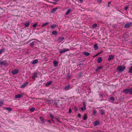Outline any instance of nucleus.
<instances>
[{"label":"nucleus","mask_w":132,"mask_h":132,"mask_svg":"<svg viewBox=\"0 0 132 132\" xmlns=\"http://www.w3.org/2000/svg\"><path fill=\"white\" fill-rule=\"evenodd\" d=\"M126 68V67L124 66L119 65L117 68V70L119 72L123 71Z\"/></svg>","instance_id":"obj_1"},{"label":"nucleus","mask_w":132,"mask_h":132,"mask_svg":"<svg viewBox=\"0 0 132 132\" xmlns=\"http://www.w3.org/2000/svg\"><path fill=\"white\" fill-rule=\"evenodd\" d=\"M70 50L69 49L67 48H64L63 49H61L59 51L60 53H62L64 52L67 51H69Z\"/></svg>","instance_id":"obj_2"},{"label":"nucleus","mask_w":132,"mask_h":132,"mask_svg":"<svg viewBox=\"0 0 132 132\" xmlns=\"http://www.w3.org/2000/svg\"><path fill=\"white\" fill-rule=\"evenodd\" d=\"M132 24V22H130L126 23L124 26V27L125 28H127L130 27Z\"/></svg>","instance_id":"obj_3"},{"label":"nucleus","mask_w":132,"mask_h":132,"mask_svg":"<svg viewBox=\"0 0 132 132\" xmlns=\"http://www.w3.org/2000/svg\"><path fill=\"white\" fill-rule=\"evenodd\" d=\"M19 70L17 69H15L11 71L12 73L14 75L17 74Z\"/></svg>","instance_id":"obj_4"},{"label":"nucleus","mask_w":132,"mask_h":132,"mask_svg":"<svg viewBox=\"0 0 132 132\" xmlns=\"http://www.w3.org/2000/svg\"><path fill=\"white\" fill-rule=\"evenodd\" d=\"M23 95L24 94H22L16 95H15V98H19L22 97Z\"/></svg>","instance_id":"obj_5"},{"label":"nucleus","mask_w":132,"mask_h":132,"mask_svg":"<svg viewBox=\"0 0 132 132\" xmlns=\"http://www.w3.org/2000/svg\"><path fill=\"white\" fill-rule=\"evenodd\" d=\"M114 55H110L108 59V60L109 61H110L111 60H112L114 58Z\"/></svg>","instance_id":"obj_6"},{"label":"nucleus","mask_w":132,"mask_h":132,"mask_svg":"<svg viewBox=\"0 0 132 132\" xmlns=\"http://www.w3.org/2000/svg\"><path fill=\"white\" fill-rule=\"evenodd\" d=\"M123 92L126 94H127L129 93V89H126L123 90Z\"/></svg>","instance_id":"obj_7"},{"label":"nucleus","mask_w":132,"mask_h":132,"mask_svg":"<svg viewBox=\"0 0 132 132\" xmlns=\"http://www.w3.org/2000/svg\"><path fill=\"white\" fill-rule=\"evenodd\" d=\"M57 26V25L56 24H52L51 26V28L54 29Z\"/></svg>","instance_id":"obj_8"},{"label":"nucleus","mask_w":132,"mask_h":132,"mask_svg":"<svg viewBox=\"0 0 132 132\" xmlns=\"http://www.w3.org/2000/svg\"><path fill=\"white\" fill-rule=\"evenodd\" d=\"M53 63L55 67H56L57 66L58 62L54 60L53 61Z\"/></svg>","instance_id":"obj_9"},{"label":"nucleus","mask_w":132,"mask_h":132,"mask_svg":"<svg viewBox=\"0 0 132 132\" xmlns=\"http://www.w3.org/2000/svg\"><path fill=\"white\" fill-rule=\"evenodd\" d=\"M102 60L101 57H98L97 60V62L98 63H100L102 61Z\"/></svg>","instance_id":"obj_10"},{"label":"nucleus","mask_w":132,"mask_h":132,"mask_svg":"<svg viewBox=\"0 0 132 132\" xmlns=\"http://www.w3.org/2000/svg\"><path fill=\"white\" fill-rule=\"evenodd\" d=\"M64 37H60L59 38L58 40L59 42L60 43L64 39Z\"/></svg>","instance_id":"obj_11"},{"label":"nucleus","mask_w":132,"mask_h":132,"mask_svg":"<svg viewBox=\"0 0 132 132\" xmlns=\"http://www.w3.org/2000/svg\"><path fill=\"white\" fill-rule=\"evenodd\" d=\"M6 64V61H4L0 62V64L2 65H5Z\"/></svg>","instance_id":"obj_12"},{"label":"nucleus","mask_w":132,"mask_h":132,"mask_svg":"<svg viewBox=\"0 0 132 132\" xmlns=\"http://www.w3.org/2000/svg\"><path fill=\"white\" fill-rule=\"evenodd\" d=\"M37 73L36 72H35L34 73L32 77L33 79H34L35 78L37 77Z\"/></svg>","instance_id":"obj_13"},{"label":"nucleus","mask_w":132,"mask_h":132,"mask_svg":"<svg viewBox=\"0 0 132 132\" xmlns=\"http://www.w3.org/2000/svg\"><path fill=\"white\" fill-rule=\"evenodd\" d=\"M70 87V86L69 85H68L65 86L64 88L65 90H68L69 89Z\"/></svg>","instance_id":"obj_14"},{"label":"nucleus","mask_w":132,"mask_h":132,"mask_svg":"<svg viewBox=\"0 0 132 132\" xmlns=\"http://www.w3.org/2000/svg\"><path fill=\"white\" fill-rule=\"evenodd\" d=\"M40 119L41 120V121L42 122V123H45V121H44V119L43 117H40Z\"/></svg>","instance_id":"obj_15"},{"label":"nucleus","mask_w":132,"mask_h":132,"mask_svg":"<svg viewBox=\"0 0 132 132\" xmlns=\"http://www.w3.org/2000/svg\"><path fill=\"white\" fill-rule=\"evenodd\" d=\"M38 61V60L37 59L34 60L32 62V64H34L37 63Z\"/></svg>","instance_id":"obj_16"},{"label":"nucleus","mask_w":132,"mask_h":132,"mask_svg":"<svg viewBox=\"0 0 132 132\" xmlns=\"http://www.w3.org/2000/svg\"><path fill=\"white\" fill-rule=\"evenodd\" d=\"M71 9H68L67 11L66 12V13H65V15L68 14H69L70 13V12L71 11Z\"/></svg>","instance_id":"obj_17"},{"label":"nucleus","mask_w":132,"mask_h":132,"mask_svg":"<svg viewBox=\"0 0 132 132\" xmlns=\"http://www.w3.org/2000/svg\"><path fill=\"white\" fill-rule=\"evenodd\" d=\"M103 68V67L101 66H100L98 67L95 70L96 72L97 71Z\"/></svg>","instance_id":"obj_18"},{"label":"nucleus","mask_w":132,"mask_h":132,"mask_svg":"<svg viewBox=\"0 0 132 132\" xmlns=\"http://www.w3.org/2000/svg\"><path fill=\"white\" fill-rule=\"evenodd\" d=\"M99 123L97 121H95L94 123V125L95 126H96L99 125Z\"/></svg>","instance_id":"obj_19"},{"label":"nucleus","mask_w":132,"mask_h":132,"mask_svg":"<svg viewBox=\"0 0 132 132\" xmlns=\"http://www.w3.org/2000/svg\"><path fill=\"white\" fill-rule=\"evenodd\" d=\"M52 81H49L46 84V86H49L51 84Z\"/></svg>","instance_id":"obj_20"},{"label":"nucleus","mask_w":132,"mask_h":132,"mask_svg":"<svg viewBox=\"0 0 132 132\" xmlns=\"http://www.w3.org/2000/svg\"><path fill=\"white\" fill-rule=\"evenodd\" d=\"M110 100L111 101V102L112 103H113V102L114 101V100H115V99L112 96V97H111L110 98Z\"/></svg>","instance_id":"obj_21"},{"label":"nucleus","mask_w":132,"mask_h":132,"mask_svg":"<svg viewBox=\"0 0 132 132\" xmlns=\"http://www.w3.org/2000/svg\"><path fill=\"white\" fill-rule=\"evenodd\" d=\"M4 109H6L10 111H11L12 110V109L11 108H7H7H5Z\"/></svg>","instance_id":"obj_22"},{"label":"nucleus","mask_w":132,"mask_h":132,"mask_svg":"<svg viewBox=\"0 0 132 132\" xmlns=\"http://www.w3.org/2000/svg\"><path fill=\"white\" fill-rule=\"evenodd\" d=\"M94 48L95 50H96L98 48V47L96 44H95L94 45Z\"/></svg>","instance_id":"obj_23"},{"label":"nucleus","mask_w":132,"mask_h":132,"mask_svg":"<svg viewBox=\"0 0 132 132\" xmlns=\"http://www.w3.org/2000/svg\"><path fill=\"white\" fill-rule=\"evenodd\" d=\"M128 73H132V66L129 69Z\"/></svg>","instance_id":"obj_24"},{"label":"nucleus","mask_w":132,"mask_h":132,"mask_svg":"<svg viewBox=\"0 0 132 132\" xmlns=\"http://www.w3.org/2000/svg\"><path fill=\"white\" fill-rule=\"evenodd\" d=\"M30 22L29 21L27 22L26 23H25V27L28 26Z\"/></svg>","instance_id":"obj_25"},{"label":"nucleus","mask_w":132,"mask_h":132,"mask_svg":"<svg viewBox=\"0 0 132 132\" xmlns=\"http://www.w3.org/2000/svg\"><path fill=\"white\" fill-rule=\"evenodd\" d=\"M48 24V22H46L45 23H43L42 26V27H43L44 26H46Z\"/></svg>","instance_id":"obj_26"},{"label":"nucleus","mask_w":132,"mask_h":132,"mask_svg":"<svg viewBox=\"0 0 132 132\" xmlns=\"http://www.w3.org/2000/svg\"><path fill=\"white\" fill-rule=\"evenodd\" d=\"M38 22H36L32 26L34 28H35L37 25Z\"/></svg>","instance_id":"obj_27"},{"label":"nucleus","mask_w":132,"mask_h":132,"mask_svg":"<svg viewBox=\"0 0 132 132\" xmlns=\"http://www.w3.org/2000/svg\"><path fill=\"white\" fill-rule=\"evenodd\" d=\"M4 104V102L3 101H0V106H2Z\"/></svg>","instance_id":"obj_28"},{"label":"nucleus","mask_w":132,"mask_h":132,"mask_svg":"<svg viewBox=\"0 0 132 132\" xmlns=\"http://www.w3.org/2000/svg\"><path fill=\"white\" fill-rule=\"evenodd\" d=\"M84 54L85 55L87 56H88L89 55V53L87 52H85Z\"/></svg>","instance_id":"obj_29"},{"label":"nucleus","mask_w":132,"mask_h":132,"mask_svg":"<svg viewBox=\"0 0 132 132\" xmlns=\"http://www.w3.org/2000/svg\"><path fill=\"white\" fill-rule=\"evenodd\" d=\"M129 93L130 94H132V87L129 89Z\"/></svg>","instance_id":"obj_30"},{"label":"nucleus","mask_w":132,"mask_h":132,"mask_svg":"<svg viewBox=\"0 0 132 132\" xmlns=\"http://www.w3.org/2000/svg\"><path fill=\"white\" fill-rule=\"evenodd\" d=\"M4 49H2L1 50H0V54L4 52Z\"/></svg>","instance_id":"obj_31"},{"label":"nucleus","mask_w":132,"mask_h":132,"mask_svg":"<svg viewBox=\"0 0 132 132\" xmlns=\"http://www.w3.org/2000/svg\"><path fill=\"white\" fill-rule=\"evenodd\" d=\"M57 8H54L52 10V12H51L52 13V12H55L57 10Z\"/></svg>","instance_id":"obj_32"},{"label":"nucleus","mask_w":132,"mask_h":132,"mask_svg":"<svg viewBox=\"0 0 132 132\" xmlns=\"http://www.w3.org/2000/svg\"><path fill=\"white\" fill-rule=\"evenodd\" d=\"M35 110V108L34 107H32L30 109V111L32 112L33 111Z\"/></svg>","instance_id":"obj_33"},{"label":"nucleus","mask_w":132,"mask_h":132,"mask_svg":"<svg viewBox=\"0 0 132 132\" xmlns=\"http://www.w3.org/2000/svg\"><path fill=\"white\" fill-rule=\"evenodd\" d=\"M87 119V116H86V115L85 114L84 115V116L83 117V119L84 120H86Z\"/></svg>","instance_id":"obj_34"},{"label":"nucleus","mask_w":132,"mask_h":132,"mask_svg":"<svg viewBox=\"0 0 132 132\" xmlns=\"http://www.w3.org/2000/svg\"><path fill=\"white\" fill-rule=\"evenodd\" d=\"M124 98V97H121L119 98V100L120 101H122L123 99Z\"/></svg>","instance_id":"obj_35"},{"label":"nucleus","mask_w":132,"mask_h":132,"mask_svg":"<svg viewBox=\"0 0 132 132\" xmlns=\"http://www.w3.org/2000/svg\"><path fill=\"white\" fill-rule=\"evenodd\" d=\"M97 24L96 23L94 24L93 25V27L94 28H95L97 27Z\"/></svg>","instance_id":"obj_36"},{"label":"nucleus","mask_w":132,"mask_h":132,"mask_svg":"<svg viewBox=\"0 0 132 132\" xmlns=\"http://www.w3.org/2000/svg\"><path fill=\"white\" fill-rule=\"evenodd\" d=\"M83 105L84 108H86V103L85 102H84L83 103Z\"/></svg>","instance_id":"obj_37"},{"label":"nucleus","mask_w":132,"mask_h":132,"mask_svg":"<svg viewBox=\"0 0 132 132\" xmlns=\"http://www.w3.org/2000/svg\"><path fill=\"white\" fill-rule=\"evenodd\" d=\"M82 75V73H80L78 74V77H81Z\"/></svg>","instance_id":"obj_38"},{"label":"nucleus","mask_w":132,"mask_h":132,"mask_svg":"<svg viewBox=\"0 0 132 132\" xmlns=\"http://www.w3.org/2000/svg\"><path fill=\"white\" fill-rule=\"evenodd\" d=\"M80 109L82 110V111L85 110L86 109V108H84H84L81 107L80 108Z\"/></svg>","instance_id":"obj_39"},{"label":"nucleus","mask_w":132,"mask_h":132,"mask_svg":"<svg viewBox=\"0 0 132 132\" xmlns=\"http://www.w3.org/2000/svg\"><path fill=\"white\" fill-rule=\"evenodd\" d=\"M96 113V112L95 110H93V114L94 115H95Z\"/></svg>","instance_id":"obj_40"},{"label":"nucleus","mask_w":132,"mask_h":132,"mask_svg":"<svg viewBox=\"0 0 132 132\" xmlns=\"http://www.w3.org/2000/svg\"><path fill=\"white\" fill-rule=\"evenodd\" d=\"M78 2L81 3L82 2L83 0H77Z\"/></svg>","instance_id":"obj_41"},{"label":"nucleus","mask_w":132,"mask_h":132,"mask_svg":"<svg viewBox=\"0 0 132 132\" xmlns=\"http://www.w3.org/2000/svg\"><path fill=\"white\" fill-rule=\"evenodd\" d=\"M128 8V6H125V10H127V9Z\"/></svg>","instance_id":"obj_42"},{"label":"nucleus","mask_w":132,"mask_h":132,"mask_svg":"<svg viewBox=\"0 0 132 132\" xmlns=\"http://www.w3.org/2000/svg\"><path fill=\"white\" fill-rule=\"evenodd\" d=\"M50 117L52 118H54L53 116V115L52 114H50Z\"/></svg>","instance_id":"obj_43"},{"label":"nucleus","mask_w":132,"mask_h":132,"mask_svg":"<svg viewBox=\"0 0 132 132\" xmlns=\"http://www.w3.org/2000/svg\"><path fill=\"white\" fill-rule=\"evenodd\" d=\"M104 52V51H103V50H102L100 52H99L98 53V54L99 55L101 53H103Z\"/></svg>","instance_id":"obj_44"},{"label":"nucleus","mask_w":132,"mask_h":132,"mask_svg":"<svg viewBox=\"0 0 132 132\" xmlns=\"http://www.w3.org/2000/svg\"><path fill=\"white\" fill-rule=\"evenodd\" d=\"M102 0H97V2L98 3H100L101 2Z\"/></svg>","instance_id":"obj_45"},{"label":"nucleus","mask_w":132,"mask_h":132,"mask_svg":"<svg viewBox=\"0 0 132 132\" xmlns=\"http://www.w3.org/2000/svg\"><path fill=\"white\" fill-rule=\"evenodd\" d=\"M72 111L71 109H70L69 110V113H70Z\"/></svg>","instance_id":"obj_46"},{"label":"nucleus","mask_w":132,"mask_h":132,"mask_svg":"<svg viewBox=\"0 0 132 132\" xmlns=\"http://www.w3.org/2000/svg\"><path fill=\"white\" fill-rule=\"evenodd\" d=\"M78 117L80 118L81 117V115L80 114L78 113Z\"/></svg>","instance_id":"obj_47"},{"label":"nucleus","mask_w":132,"mask_h":132,"mask_svg":"<svg viewBox=\"0 0 132 132\" xmlns=\"http://www.w3.org/2000/svg\"><path fill=\"white\" fill-rule=\"evenodd\" d=\"M98 55V53H97L94 56H93V57H95L97 56Z\"/></svg>","instance_id":"obj_48"},{"label":"nucleus","mask_w":132,"mask_h":132,"mask_svg":"<svg viewBox=\"0 0 132 132\" xmlns=\"http://www.w3.org/2000/svg\"><path fill=\"white\" fill-rule=\"evenodd\" d=\"M52 33H56V31H53Z\"/></svg>","instance_id":"obj_49"},{"label":"nucleus","mask_w":132,"mask_h":132,"mask_svg":"<svg viewBox=\"0 0 132 132\" xmlns=\"http://www.w3.org/2000/svg\"><path fill=\"white\" fill-rule=\"evenodd\" d=\"M97 132H105L103 131H99Z\"/></svg>","instance_id":"obj_50"},{"label":"nucleus","mask_w":132,"mask_h":132,"mask_svg":"<svg viewBox=\"0 0 132 132\" xmlns=\"http://www.w3.org/2000/svg\"><path fill=\"white\" fill-rule=\"evenodd\" d=\"M28 82H25V85H27L28 84Z\"/></svg>","instance_id":"obj_51"},{"label":"nucleus","mask_w":132,"mask_h":132,"mask_svg":"<svg viewBox=\"0 0 132 132\" xmlns=\"http://www.w3.org/2000/svg\"><path fill=\"white\" fill-rule=\"evenodd\" d=\"M47 121L48 122H49V123L51 122V121L49 120H47Z\"/></svg>","instance_id":"obj_52"},{"label":"nucleus","mask_w":132,"mask_h":132,"mask_svg":"<svg viewBox=\"0 0 132 132\" xmlns=\"http://www.w3.org/2000/svg\"><path fill=\"white\" fill-rule=\"evenodd\" d=\"M54 1H55V2H57L58 1H59V0H54Z\"/></svg>","instance_id":"obj_53"},{"label":"nucleus","mask_w":132,"mask_h":132,"mask_svg":"<svg viewBox=\"0 0 132 132\" xmlns=\"http://www.w3.org/2000/svg\"><path fill=\"white\" fill-rule=\"evenodd\" d=\"M53 34L54 35H56V34H55V33H54V34Z\"/></svg>","instance_id":"obj_54"},{"label":"nucleus","mask_w":132,"mask_h":132,"mask_svg":"<svg viewBox=\"0 0 132 132\" xmlns=\"http://www.w3.org/2000/svg\"><path fill=\"white\" fill-rule=\"evenodd\" d=\"M24 84H23V85H24ZM23 86H24V85H22V86H21V87H22H22H23Z\"/></svg>","instance_id":"obj_55"},{"label":"nucleus","mask_w":132,"mask_h":132,"mask_svg":"<svg viewBox=\"0 0 132 132\" xmlns=\"http://www.w3.org/2000/svg\"><path fill=\"white\" fill-rule=\"evenodd\" d=\"M101 113V114H103V113H102H102Z\"/></svg>","instance_id":"obj_56"},{"label":"nucleus","mask_w":132,"mask_h":132,"mask_svg":"<svg viewBox=\"0 0 132 132\" xmlns=\"http://www.w3.org/2000/svg\"><path fill=\"white\" fill-rule=\"evenodd\" d=\"M55 3V2H53V3L54 4V3Z\"/></svg>","instance_id":"obj_57"}]
</instances>
